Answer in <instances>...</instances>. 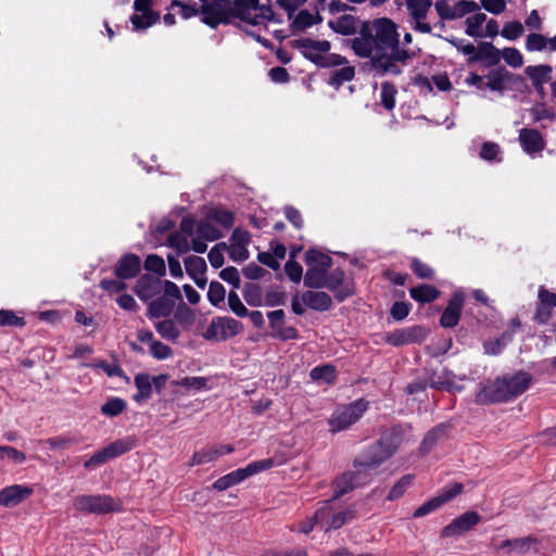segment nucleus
<instances>
[{"instance_id": "1", "label": "nucleus", "mask_w": 556, "mask_h": 556, "mask_svg": "<svg viewBox=\"0 0 556 556\" xmlns=\"http://www.w3.org/2000/svg\"><path fill=\"white\" fill-rule=\"evenodd\" d=\"M396 25L389 18H377L366 24L358 37L352 40V49L361 58L370 60L371 70L380 76L399 75L413 52L399 47Z\"/></svg>"}, {"instance_id": "2", "label": "nucleus", "mask_w": 556, "mask_h": 556, "mask_svg": "<svg viewBox=\"0 0 556 556\" xmlns=\"http://www.w3.org/2000/svg\"><path fill=\"white\" fill-rule=\"evenodd\" d=\"M532 382L530 374L517 371L485 383L477 393L478 403L506 402L526 392Z\"/></svg>"}, {"instance_id": "3", "label": "nucleus", "mask_w": 556, "mask_h": 556, "mask_svg": "<svg viewBox=\"0 0 556 556\" xmlns=\"http://www.w3.org/2000/svg\"><path fill=\"white\" fill-rule=\"evenodd\" d=\"M305 264L307 266L304 276L305 286L311 288H333V283L326 276L331 265L329 255L317 250H308L305 254Z\"/></svg>"}, {"instance_id": "4", "label": "nucleus", "mask_w": 556, "mask_h": 556, "mask_svg": "<svg viewBox=\"0 0 556 556\" xmlns=\"http://www.w3.org/2000/svg\"><path fill=\"white\" fill-rule=\"evenodd\" d=\"M330 42L327 40L306 39L301 43L303 55L321 67H334L348 63L340 54L329 53Z\"/></svg>"}, {"instance_id": "5", "label": "nucleus", "mask_w": 556, "mask_h": 556, "mask_svg": "<svg viewBox=\"0 0 556 556\" xmlns=\"http://www.w3.org/2000/svg\"><path fill=\"white\" fill-rule=\"evenodd\" d=\"M396 451V445L392 443L378 442L371 445L366 452L354 460V467L361 468L369 480L372 472L386 460H388Z\"/></svg>"}, {"instance_id": "6", "label": "nucleus", "mask_w": 556, "mask_h": 556, "mask_svg": "<svg viewBox=\"0 0 556 556\" xmlns=\"http://www.w3.org/2000/svg\"><path fill=\"white\" fill-rule=\"evenodd\" d=\"M367 408L368 403L364 400L337 407L328 419L329 430L336 433L349 429L363 417Z\"/></svg>"}, {"instance_id": "7", "label": "nucleus", "mask_w": 556, "mask_h": 556, "mask_svg": "<svg viewBox=\"0 0 556 556\" xmlns=\"http://www.w3.org/2000/svg\"><path fill=\"white\" fill-rule=\"evenodd\" d=\"M274 465H275V462L271 458L253 462L244 468L237 469V470L231 471L230 473L225 475L224 477L217 479L213 483L212 486H213V489H215L217 491L227 490V489L244 481L247 478H249L255 473H258V472H262V471H265V470L271 468Z\"/></svg>"}, {"instance_id": "8", "label": "nucleus", "mask_w": 556, "mask_h": 556, "mask_svg": "<svg viewBox=\"0 0 556 556\" xmlns=\"http://www.w3.org/2000/svg\"><path fill=\"white\" fill-rule=\"evenodd\" d=\"M353 518V510L345 509L341 511H334L330 501L324 502L315 513L316 522L325 531L339 529Z\"/></svg>"}, {"instance_id": "9", "label": "nucleus", "mask_w": 556, "mask_h": 556, "mask_svg": "<svg viewBox=\"0 0 556 556\" xmlns=\"http://www.w3.org/2000/svg\"><path fill=\"white\" fill-rule=\"evenodd\" d=\"M75 507L80 511L106 514L119 509V503L105 495H84L75 500Z\"/></svg>"}, {"instance_id": "10", "label": "nucleus", "mask_w": 556, "mask_h": 556, "mask_svg": "<svg viewBox=\"0 0 556 556\" xmlns=\"http://www.w3.org/2000/svg\"><path fill=\"white\" fill-rule=\"evenodd\" d=\"M152 5L153 0H135V13L130 16L134 30H146L159 22L160 14L152 9Z\"/></svg>"}, {"instance_id": "11", "label": "nucleus", "mask_w": 556, "mask_h": 556, "mask_svg": "<svg viewBox=\"0 0 556 556\" xmlns=\"http://www.w3.org/2000/svg\"><path fill=\"white\" fill-rule=\"evenodd\" d=\"M369 482L370 480L362 469L353 466L352 470L342 473L334 480L332 500H338L353 489L366 485Z\"/></svg>"}, {"instance_id": "12", "label": "nucleus", "mask_w": 556, "mask_h": 556, "mask_svg": "<svg viewBox=\"0 0 556 556\" xmlns=\"http://www.w3.org/2000/svg\"><path fill=\"white\" fill-rule=\"evenodd\" d=\"M432 5L431 0H406V7L409 13V23L416 31L429 34L431 26L427 22V15Z\"/></svg>"}, {"instance_id": "13", "label": "nucleus", "mask_w": 556, "mask_h": 556, "mask_svg": "<svg viewBox=\"0 0 556 556\" xmlns=\"http://www.w3.org/2000/svg\"><path fill=\"white\" fill-rule=\"evenodd\" d=\"M192 238H194V220L186 217L181 220L179 230L168 236L167 245L178 253H187L192 249Z\"/></svg>"}, {"instance_id": "14", "label": "nucleus", "mask_w": 556, "mask_h": 556, "mask_svg": "<svg viewBox=\"0 0 556 556\" xmlns=\"http://www.w3.org/2000/svg\"><path fill=\"white\" fill-rule=\"evenodd\" d=\"M241 330V324L235 318L217 317L212 320L210 327L206 330L205 337L206 339L222 341L235 337Z\"/></svg>"}, {"instance_id": "15", "label": "nucleus", "mask_w": 556, "mask_h": 556, "mask_svg": "<svg viewBox=\"0 0 556 556\" xmlns=\"http://www.w3.org/2000/svg\"><path fill=\"white\" fill-rule=\"evenodd\" d=\"M220 237V231L212 224L211 219L194 222V238H192V250L197 253L205 252L206 241H215Z\"/></svg>"}, {"instance_id": "16", "label": "nucleus", "mask_w": 556, "mask_h": 556, "mask_svg": "<svg viewBox=\"0 0 556 556\" xmlns=\"http://www.w3.org/2000/svg\"><path fill=\"white\" fill-rule=\"evenodd\" d=\"M200 12L202 22L211 27L228 22L227 3L225 0H213L201 4Z\"/></svg>"}, {"instance_id": "17", "label": "nucleus", "mask_w": 556, "mask_h": 556, "mask_svg": "<svg viewBox=\"0 0 556 556\" xmlns=\"http://www.w3.org/2000/svg\"><path fill=\"white\" fill-rule=\"evenodd\" d=\"M235 10L243 20L253 25H257L263 18L267 17L269 11L260 5L258 0H236Z\"/></svg>"}, {"instance_id": "18", "label": "nucleus", "mask_w": 556, "mask_h": 556, "mask_svg": "<svg viewBox=\"0 0 556 556\" xmlns=\"http://www.w3.org/2000/svg\"><path fill=\"white\" fill-rule=\"evenodd\" d=\"M271 337L280 340H292L298 338L295 328L286 326L285 312L282 309L271 311L267 314Z\"/></svg>"}, {"instance_id": "19", "label": "nucleus", "mask_w": 556, "mask_h": 556, "mask_svg": "<svg viewBox=\"0 0 556 556\" xmlns=\"http://www.w3.org/2000/svg\"><path fill=\"white\" fill-rule=\"evenodd\" d=\"M481 517L476 511H467L456 519H454L448 526L442 530L443 536H455L460 535L471 530L476 525L479 523Z\"/></svg>"}, {"instance_id": "20", "label": "nucleus", "mask_w": 556, "mask_h": 556, "mask_svg": "<svg viewBox=\"0 0 556 556\" xmlns=\"http://www.w3.org/2000/svg\"><path fill=\"white\" fill-rule=\"evenodd\" d=\"M250 240L248 231L236 229L230 237L229 245H227L230 258L236 262L245 261L249 257L248 245Z\"/></svg>"}, {"instance_id": "21", "label": "nucleus", "mask_w": 556, "mask_h": 556, "mask_svg": "<svg viewBox=\"0 0 556 556\" xmlns=\"http://www.w3.org/2000/svg\"><path fill=\"white\" fill-rule=\"evenodd\" d=\"M428 334V330L424 327H410L394 331L387 336V342L392 345H404L421 342Z\"/></svg>"}, {"instance_id": "22", "label": "nucleus", "mask_w": 556, "mask_h": 556, "mask_svg": "<svg viewBox=\"0 0 556 556\" xmlns=\"http://www.w3.org/2000/svg\"><path fill=\"white\" fill-rule=\"evenodd\" d=\"M464 300H465V294L462 290L456 291L452 295L447 306L445 307V309L441 316V319H440L441 326H443L445 328H452L458 324L460 313L463 309V305H464Z\"/></svg>"}, {"instance_id": "23", "label": "nucleus", "mask_w": 556, "mask_h": 556, "mask_svg": "<svg viewBox=\"0 0 556 556\" xmlns=\"http://www.w3.org/2000/svg\"><path fill=\"white\" fill-rule=\"evenodd\" d=\"M235 451L232 445L229 444H220V445H213L208 447H204L200 451H197L190 462V466H199L204 465L207 463H212L216 460L218 457H222L224 455L230 454Z\"/></svg>"}, {"instance_id": "24", "label": "nucleus", "mask_w": 556, "mask_h": 556, "mask_svg": "<svg viewBox=\"0 0 556 556\" xmlns=\"http://www.w3.org/2000/svg\"><path fill=\"white\" fill-rule=\"evenodd\" d=\"M33 493L31 488L13 484L0 491V505L13 507L26 500Z\"/></svg>"}, {"instance_id": "25", "label": "nucleus", "mask_w": 556, "mask_h": 556, "mask_svg": "<svg viewBox=\"0 0 556 556\" xmlns=\"http://www.w3.org/2000/svg\"><path fill=\"white\" fill-rule=\"evenodd\" d=\"M519 141L523 151L532 157L540 153L545 146L542 135L535 129H521Z\"/></svg>"}, {"instance_id": "26", "label": "nucleus", "mask_w": 556, "mask_h": 556, "mask_svg": "<svg viewBox=\"0 0 556 556\" xmlns=\"http://www.w3.org/2000/svg\"><path fill=\"white\" fill-rule=\"evenodd\" d=\"M498 549H507V553L528 554L539 552V542L531 536L516 540H505L496 545Z\"/></svg>"}, {"instance_id": "27", "label": "nucleus", "mask_w": 556, "mask_h": 556, "mask_svg": "<svg viewBox=\"0 0 556 556\" xmlns=\"http://www.w3.org/2000/svg\"><path fill=\"white\" fill-rule=\"evenodd\" d=\"M535 90L543 94L544 85L552 79L553 68L549 65H530L525 70Z\"/></svg>"}, {"instance_id": "28", "label": "nucleus", "mask_w": 556, "mask_h": 556, "mask_svg": "<svg viewBox=\"0 0 556 556\" xmlns=\"http://www.w3.org/2000/svg\"><path fill=\"white\" fill-rule=\"evenodd\" d=\"M162 291V281L148 275H143L136 283L135 292L142 300L147 301Z\"/></svg>"}, {"instance_id": "29", "label": "nucleus", "mask_w": 556, "mask_h": 556, "mask_svg": "<svg viewBox=\"0 0 556 556\" xmlns=\"http://www.w3.org/2000/svg\"><path fill=\"white\" fill-rule=\"evenodd\" d=\"M141 266V260L135 254H127L123 256L115 269V273L121 279H128L135 277Z\"/></svg>"}, {"instance_id": "30", "label": "nucleus", "mask_w": 556, "mask_h": 556, "mask_svg": "<svg viewBox=\"0 0 556 556\" xmlns=\"http://www.w3.org/2000/svg\"><path fill=\"white\" fill-rule=\"evenodd\" d=\"M304 305L317 309L326 311L331 306V298L323 291H307L302 294Z\"/></svg>"}, {"instance_id": "31", "label": "nucleus", "mask_w": 556, "mask_h": 556, "mask_svg": "<svg viewBox=\"0 0 556 556\" xmlns=\"http://www.w3.org/2000/svg\"><path fill=\"white\" fill-rule=\"evenodd\" d=\"M136 444L137 440L135 437H126L110 443L108 446L104 447V450L111 460L129 452L136 446Z\"/></svg>"}, {"instance_id": "32", "label": "nucleus", "mask_w": 556, "mask_h": 556, "mask_svg": "<svg viewBox=\"0 0 556 556\" xmlns=\"http://www.w3.org/2000/svg\"><path fill=\"white\" fill-rule=\"evenodd\" d=\"M174 302L167 298H157L150 302L149 304V317L150 318H160L167 317L172 314L174 309Z\"/></svg>"}, {"instance_id": "33", "label": "nucleus", "mask_w": 556, "mask_h": 556, "mask_svg": "<svg viewBox=\"0 0 556 556\" xmlns=\"http://www.w3.org/2000/svg\"><path fill=\"white\" fill-rule=\"evenodd\" d=\"M243 298L250 306L254 307L263 305L274 306L276 304L274 301H264L261 288L254 283H249L245 286L243 290Z\"/></svg>"}, {"instance_id": "34", "label": "nucleus", "mask_w": 556, "mask_h": 556, "mask_svg": "<svg viewBox=\"0 0 556 556\" xmlns=\"http://www.w3.org/2000/svg\"><path fill=\"white\" fill-rule=\"evenodd\" d=\"M318 13L308 10H300L295 12L291 18L292 27L296 30L306 29L318 22Z\"/></svg>"}, {"instance_id": "35", "label": "nucleus", "mask_w": 556, "mask_h": 556, "mask_svg": "<svg viewBox=\"0 0 556 556\" xmlns=\"http://www.w3.org/2000/svg\"><path fill=\"white\" fill-rule=\"evenodd\" d=\"M410 296L419 303H429L434 301L440 292L437 288L429 285H420L409 290Z\"/></svg>"}, {"instance_id": "36", "label": "nucleus", "mask_w": 556, "mask_h": 556, "mask_svg": "<svg viewBox=\"0 0 556 556\" xmlns=\"http://www.w3.org/2000/svg\"><path fill=\"white\" fill-rule=\"evenodd\" d=\"M486 22L484 13H476L466 18V34L473 38H479L482 35L483 25Z\"/></svg>"}, {"instance_id": "37", "label": "nucleus", "mask_w": 556, "mask_h": 556, "mask_svg": "<svg viewBox=\"0 0 556 556\" xmlns=\"http://www.w3.org/2000/svg\"><path fill=\"white\" fill-rule=\"evenodd\" d=\"M501 59V51L491 43L479 46L477 53L470 58V61L486 60L490 64H496Z\"/></svg>"}, {"instance_id": "38", "label": "nucleus", "mask_w": 556, "mask_h": 556, "mask_svg": "<svg viewBox=\"0 0 556 556\" xmlns=\"http://www.w3.org/2000/svg\"><path fill=\"white\" fill-rule=\"evenodd\" d=\"M329 26L336 33H339L342 35L353 34L356 29L355 20L351 15H343V16L338 17L337 20L329 21Z\"/></svg>"}, {"instance_id": "39", "label": "nucleus", "mask_w": 556, "mask_h": 556, "mask_svg": "<svg viewBox=\"0 0 556 556\" xmlns=\"http://www.w3.org/2000/svg\"><path fill=\"white\" fill-rule=\"evenodd\" d=\"M309 377L319 383H331L336 379V369L331 365L315 367L311 370Z\"/></svg>"}, {"instance_id": "40", "label": "nucleus", "mask_w": 556, "mask_h": 556, "mask_svg": "<svg viewBox=\"0 0 556 556\" xmlns=\"http://www.w3.org/2000/svg\"><path fill=\"white\" fill-rule=\"evenodd\" d=\"M156 331L166 340L175 341L179 337V330L174 320L164 319L154 324Z\"/></svg>"}, {"instance_id": "41", "label": "nucleus", "mask_w": 556, "mask_h": 556, "mask_svg": "<svg viewBox=\"0 0 556 556\" xmlns=\"http://www.w3.org/2000/svg\"><path fill=\"white\" fill-rule=\"evenodd\" d=\"M414 476H403L391 488L388 494L389 501H396L403 496L406 490L413 484Z\"/></svg>"}, {"instance_id": "42", "label": "nucleus", "mask_w": 556, "mask_h": 556, "mask_svg": "<svg viewBox=\"0 0 556 556\" xmlns=\"http://www.w3.org/2000/svg\"><path fill=\"white\" fill-rule=\"evenodd\" d=\"M345 64L346 63L343 64V67L334 71L330 76L329 83L337 88L341 86L343 83L350 81L354 78V67Z\"/></svg>"}, {"instance_id": "43", "label": "nucleus", "mask_w": 556, "mask_h": 556, "mask_svg": "<svg viewBox=\"0 0 556 556\" xmlns=\"http://www.w3.org/2000/svg\"><path fill=\"white\" fill-rule=\"evenodd\" d=\"M508 74L504 71H492L486 76L485 86L493 91H503Z\"/></svg>"}, {"instance_id": "44", "label": "nucleus", "mask_w": 556, "mask_h": 556, "mask_svg": "<svg viewBox=\"0 0 556 556\" xmlns=\"http://www.w3.org/2000/svg\"><path fill=\"white\" fill-rule=\"evenodd\" d=\"M185 268L190 277L204 275L206 270V263L204 258L200 256H188L185 260Z\"/></svg>"}, {"instance_id": "45", "label": "nucleus", "mask_w": 556, "mask_h": 556, "mask_svg": "<svg viewBox=\"0 0 556 556\" xmlns=\"http://www.w3.org/2000/svg\"><path fill=\"white\" fill-rule=\"evenodd\" d=\"M460 379L456 378L452 372H444L438 381L433 382V387L445 389L447 391H459L463 386L459 383Z\"/></svg>"}, {"instance_id": "46", "label": "nucleus", "mask_w": 556, "mask_h": 556, "mask_svg": "<svg viewBox=\"0 0 556 556\" xmlns=\"http://www.w3.org/2000/svg\"><path fill=\"white\" fill-rule=\"evenodd\" d=\"M135 384L138 389V394L135 395L136 401H142L148 399L152 393V386L148 375H137L135 378Z\"/></svg>"}, {"instance_id": "47", "label": "nucleus", "mask_w": 556, "mask_h": 556, "mask_svg": "<svg viewBox=\"0 0 556 556\" xmlns=\"http://www.w3.org/2000/svg\"><path fill=\"white\" fill-rule=\"evenodd\" d=\"M395 87L390 83H383L381 85L380 102L389 111L395 106Z\"/></svg>"}, {"instance_id": "48", "label": "nucleus", "mask_w": 556, "mask_h": 556, "mask_svg": "<svg viewBox=\"0 0 556 556\" xmlns=\"http://www.w3.org/2000/svg\"><path fill=\"white\" fill-rule=\"evenodd\" d=\"M462 491H463V484L462 483H452V484H448V485L444 486L438 493V495L434 496V497L438 501V503L440 504V506H442L443 504L450 502L455 496L460 494Z\"/></svg>"}, {"instance_id": "49", "label": "nucleus", "mask_w": 556, "mask_h": 556, "mask_svg": "<svg viewBox=\"0 0 556 556\" xmlns=\"http://www.w3.org/2000/svg\"><path fill=\"white\" fill-rule=\"evenodd\" d=\"M126 408V403L124 400L114 397L109 400L106 403H104L101 406V413L109 417H115L123 413V410Z\"/></svg>"}, {"instance_id": "50", "label": "nucleus", "mask_w": 556, "mask_h": 556, "mask_svg": "<svg viewBox=\"0 0 556 556\" xmlns=\"http://www.w3.org/2000/svg\"><path fill=\"white\" fill-rule=\"evenodd\" d=\"M144 268L148 271H152L157 276H164L166 273V266L164 260L155 254H150L147 256L144 262Z\"/></svg>"}, {"instance_id": "51", "label": "nucleus", "mask_w": 556, "mask_h": 556, "mask_svg": "<svg viewBox=\"0 0 556 556\" xmlns=\"http://www.w3.org/2000/svg\"><path fill=\"white\" fill-rule=\"evenodd\" d=\"M225 295L226 290L220 282L212 281L210 283L207 299L212 305L217 306L219 303L224 302Z\"/></svg>"}, {"instance_id": "52", "label": "nucleus", "mask_w": 556, "mask_h": 556, "mask_svg": "<svg viewBox=\"0 0 556 556\" xmlns=\"http://www.w3.org/2000/svg\"><path fill=\"white\" fill-rule=\"evenodd\" d=\"M294 256L295 253H292L290 260L285 265V271L291 281L299 283L303 276V268L293 260Z\"/></svg>"}, {"instance_id": "53", "label": "nucleus", "mask_w": 556, "mask_h": 556, "mask_svg": "<svg viewBox=\"0 0 556 556\" xmlns=\"http://www.w3.org/2000/svg\"><path fill=\"white\" fill-rule=\"evenodd\" d=\"M177 386L187 390L200 391L207 389V379L204 377H185L177 382Z\"/></svg>"}, {"instance_id": "54", "label": "nucleus", "mask_w": 556, "mask_h": 556, "mask_svg": "<svg viewBox=\"0 0 556 556\" xmlns=\"http://www.w3.org/2000/svg\"><path fill=\"white\" fill-rule=\"evenodd\" d=\"M501 58L511 67H520L523 64V56L516 48H505L501 51Z\"/></svg>"}, {"instance_id": "55", "label": "nucleus", "mask_w": 556, "mask_h": 556, "mask_svg": "<svg viewBox=\"0 0 556 556\" xmlns=\"http://www.w3.org/2000/svg\"><path fill=\"white\" fill-rule=\"evenodd\" d=\"M227 251V244L225 242L216 244L210 252H208V261L211 265L215 268H219L224 264V253Z\"/></svg>"}, {"instance_id": "56", "label": "nucleus", "mask_w": 556, "mask_h": 556, "mask_svg": "<svg viewBox=\"0 0 556 556\" xmlns=\"http://www.w3.org/2000/svg\"><path fill=\"white\" fill-rule=\"evenodd\" d=\"M10 459L15 464H22L26 460V455L23 452L8 445L0 446V460Z\"/></svg>"}, {"instance_id": "57", "label": "nucleus", "mask_w": 556, "mask_h": 556, "mask_svg": "<svg viewBox=\"0 0 556 556\" xmlns=\"http://www.w3.org/2000/svg\"><path fill=\"white\" fill-rule=\"evenodd\" d=\"M523 34V26L520 22H509L504 25L501 35L508 40H516Z\"/></svg>"}, {"instance_id": "58", "label": "nucleus", "mask_w": 556, "mask_h": 556, "mask_svg": "<svg viewBox=\"0 0 556 556\" xmlns=\"http://www.w3.org/2000/svg\"><path fill=\"white\" fill-rule=\"evenodd\" d=\"M479 10V4L471 0H459L454 4V18L464 16L467 13Z\"/></svg>"}, {"instance_id": "59", "label": "nucleus", "mask_w": 556, "mask_h": 556, "mask_svg": "<svg viewBox=\"0 0 556 556\" xmlns=\"http://www.w3.org/2000/svg\"><path fill=\"white\" fill-rule=\"evenodd\" d=\"M501 150L496 143L485 142L480 150V157L485 161H501Z\"/></svg>"}, {"instance_id": "60", "label": "nucleus", "mask_w": 556, "mask_h": 556, "mask_svg": "<svg viewBox=\"0 0 556 556\" xmlns=\"http://www.w3.org/2000/svg\"><path fill=\"white\" fill-rule=\"evenodd\" d=\"M175 318L179 324L184 326H190L194 323L195 316L191 308H189L186 304H181L176 309Z\"/></svg>"}, {"instance_id": "61", "label": "nucleus", "mask_w": 556, "mask_h": 556, "mask_svg": "<svg viewBox=\"0 0 556 556\" xmlns=\"http://www.w3.org/2000/svg\"><path fill=\"white\" fill-rule=\"evenodd\" d=\"M548 39L541 34H530L526 41V48L528 51H542L546 48Z\"/></svg>"}, {"instance_id": "62", "label": "nucleus", "mask_w": 556, "mask_h": 556, "mask_svg": "<svg viewBox=\"0 0 556 556\" xmlns=\"http://www.w3.org/2000/svg\"><path fill=\"white\" fill-rule=\"evenodd\" d=\"M228 305H229L230 309L239 317H245L249 314L248 308L241 302L239 295L236 292L229 293Z\"/></svg>"}, {"instance_id": "63", "label": "nucleus", "mask_w": 556, "mask_h": 556, "mask_svg": "<svg viewBox=\"0 0 556 556\" xmlns=\"http://www.w3.org/2000/svg\"><path fill=\"white\" fill-rule=\"evenodd\" d=\"M210 219L215 222L223 227H230L233 223V216L229 211L226 210H214L210 214Z\"/></svg>"}, {"instance_id": "64", "label": "nucleus", "mask_w": 556, "mask_h": 556, "mask_svg": "<svg viewBox=\"0 0 556 556\" xmlns=\"http://www.w3.org/2000/svg\"><path fill=\"white\" fill-rule=\"evenodd\" d=\"M149 351L151 355L156 359H166L173 354L172 349L160 341L152 342Z\"/></svg>"}]
</instances>
